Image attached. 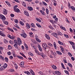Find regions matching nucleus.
Returning a JSON list of instances; mask_svg holds the SVG:
<instances>
[{
  "mask_svg": "<svg viewBox=\"0 0 75 75\" xmlns=\"http://www.w3.org/2000/svg\"><path fill=\"white\" fill-rule=\"evenodd\" d=\"M24 62H21L19 64L20 66L22 68H24Z\"/></svg>",
  "mask_w": 75,
  "mask_h": 75,
  "instance_id": "1",
  "label": "nucleus"
},
{
  "mask_svg": "<svg viewBox=\"0 0 75 75\" xmlns=\"http://www.w3.org/2000/svg\"><path fill=\"white\" fill-rule=\"evenodd\" d=\"M0 18L1 19H2V20H6V17L5 16L2 15H0Z\"/></svg>",
  "mask_w": 75,
  "mask_h": 75,
  "instance_id": "2",
  "label": "nucleus"
},
{
  "mask_svg": "<svg viewBox=\"0 0 75 75\" xmlns=\"http://www.w3.org/2000/svg\"><path fill=\"white\" fill-rule=\"evenodd\" d=\"M24 14L25 15V16H26L28 17L29 16V13H28V12L27 11H25L24 12Z\"/></svg>",
  "mask_w": 75,
  "mask_h": 75,
  "instance_id": "3",
  "label": "nucleus"
},
{
  "mask_svg": "<svg viewBox=\"0 0 75 75\" xmlns=\"http://www.w3.org/2000/svg\"><path fill=\"white\" fill-rule=\"evenodd\" d=\"M21 35L23 37V38H26V37H27V35L25 33H24L23 34H21Z\"/></svg>",
  "mask_w": 75,
  "mask_h": 75,
  "instance_id": "4",
  "label": "nucleus"
},
{
  "mask_svg": "<svg viewBox=\"0 0 75 75\" xmlns=\"http://www.w3.org/2000/svg\"><path fill=\"white\" fill-rule=\"evenodd\" d=\"M42 47L43 48H45V47H49L48 46H47V45L45 43H44L42 44Z\"/></svg>",
  "mask_w": 75,
  "mask_h": 75,
  "instance_id": "5",
  "label": "nucleus"
},
{
  "mask_svg": "<svg viewBox=\"0 0 75 75\" xmlns=\"http://www.w3.org/2000/svg\"><path fill=\"white\" fill-rule=\"evenodd\" d=\"M18 43L20 44H22V42H21V40L20 38H18Z\"/></svg>",
  "mask_w": 75,
  "mask_h": 75,
  "instance_id": "6",
  "label": "nucleus"
},
{
  "mask_svg": "<svg viewBox=\"0 0 75 75\" xmlns=\"http://www.w3.org/2000/svg\"><path fill=\"white\" fill-rule=\"evenodd\" d=\"M3 14L6 15L7 14V10L6 9H4L3 10Z\"/></svg>",
  "mask_w": 75,
  "mask_h": 75,
  "instance_id": "7",
  "label": "nucleus"
},
{
  "mask_svg": "<svg viewBox=\"0 0 75 75\" xmlns=\"http://www.w3.org/2000/svg\"><path fill=\"white\" fill-rule=\"evenodd\" d=\"M13 46L15 48H16L17 49H18V46L17 45V44H15L13 45Z\"/></svg>",
  "mask_w": 75,
  "mask_h": 75,
  "instance_id": "8",
  "label": "nucleus"
},
{
  "mask_svg": "<svg viewBox=\"0 0 75 75\" xmlns=\"http://www.w3.org/2000/svg\"><path fill=\"white\" fill-rule=\"evenodd\" d=\"M14 10L16 12H17V13H19L20 11V10L18 8L14 9Z\"/></svg>",
  "mask_w": 75,
  "mask_h": 75,
  "instance_id": "9",
  "label": "nucleus"
},
{
  "mask_svg": "<svg viewBox=\"0 0 75 75\" xmlns=\"http://www.w3.org/2000/svg\"><path fill=\"white\" fill-rule=\"evenodd\" d=\"M38 48L39 49V50L40 51H42V48H41V46L40 45H38Z\"/></svg>",
  "mask_w": 75,
  "mask_h": 75,
  "instance_id": "10",
  "label": "nucleus"
},
{
  "mask_svg": "<svg viewBox=\"0 0 75 75\" xmlns=\"http://www.w3.org/2000/svg\"><path fill=\"white\" fill-rule=\"evenodd\" d=\"M55 73L57 75H61V73L59 71H55Z\"/></svg>",
  "mask_w": 75,
  "mask_h": 75,
  "instance_id": "11",
  "label": "nucleus"
},
{
  "mask_svg": "<svg viewBox=\"0 0 75 75\" xmlns=\"http://www.w3.org/2000/svg\"><path fill=\"white\" fill-rule=\"evenodd\" d=\"M0 35H1V36H2V37H6V35H5L3 33H2L1 32H0Z\"/></svg>",
  "mask_w": 75,
  "mask_h": 75,
  "instance_id": "12",
  "label": "nucleus"
},
{
  "mask_svg": "<svg viewBox=\"0 0 75 75\" xmlns=\"http://www.w3.org/2000/svg\"><path fill=\"white\" fill-rule=\"evenodd\" d=\"M28 9L29 10H30V11H32V10H33V8L31 7H29L28 6Z\"/></svg>",
  "mask_w": 75,
  "mask_h": 75,
  "instance_id": "13",
  "label": "nucleus"
},
{
  "mask_svg": "<svg viewBox=\"0 0 75 75\" xmlns=\"http://www.w3.org/2000/svg\"><path fill=\"white\" fill-rule=\"evenodd\" d=\"M52 67L53 69H56L57 68V67H56V66L54 65H52Z\"/></svg>",
  "mask_w": 75,
  "mask_h": 75,
  "instance_id": "14",
  "label": "nucleus"
},
{
  "mask_svg": "<svg viewBox=\"0 0 75 75\" xmlns=\"http://www.w3.org/2000/svg\"><path fill=\"white\" fill-rule=\"evenodd\" d=\"M26 27L27 28L29 29L30 28V25H29V24H28V23H27L26 24Z\"/></svg>",
  "mask_w": 75,
  "mask_h": 75,
  "instance_id": "15",
  "label": "nucleus"
},
{
  "mask_svg": "<svg viewBox=\"0 0 75 75\" xmlns=\"http://www.w3.org/2000/svg\"><path fill=\"white\" fill-rule=\"evenodd\" d=\"M45 37L47 39H48V40H50V37H49V36H48V35L47 34H46L45 35Z\"/></svg>",
  "mask_w": 75,
  "mask_h": 75,
  "instance_id": "16",
  "label": "nucleus"
},
{
  "mask_svg": "<svg viewBox=\"0 0 75 75\" xmlns=\"http://www.w3.org/2000/svg\"><path fill=\"white\" fill-rule=\"evenodd\" d=\"M54 46L55 49L56 50L57 49V45H56V43L55 42H54Z\"/></svg>",
  "mask_w": 75,
  "mask_h": 75,
  "instance_id": "17",
  "label": "nucleus"
},
{
  "mask_svg": "<svg viewBox=\"0 0 75 75\" xmlns=\"http://www.w3.org/2000/svg\"><path fill=\"white\" fill-rule=\"evenodd\" d=\"M57 34L59 35H62V34L59 31H58L57 32Z\"/></svg>",
  "mask_w": 75,
  "mask_h": 75,
  "instance_id": "18",
  "label": "nucleus"
},
{
  "mask_svg": "<svg viewBox=\"0 0 75 75\" xmlns=\"http://www.w3.org/2000/svg\"><path fill=\"white\" fill-rule=\"evenodd\" d=\"M24 73L26 74H27V75H30V73L28 71H25Z\"/></svg>",
  "mask_w": 75,
  "mask_h": 75,
  "instance_id": "19",
  "label": "nucleus"
},
{
  "mask_svg": "<svg viewBox=\"0 0 75 75\" xmlns=\"http://www.w3.org/2000/svg\"><path fill=\"white\" fill-rule=\"evenodd\" d=\"M30 73H31V74L33 75H35V74H34V72H33V70H32V69H31L30 70Z\"/></svg>",
  "mask_w": 75,
  "mask_h": 75,
  "instance_id": "20",
  "label": "nucleus"
},
{
  "mask_svg": "<svg viewBox=\"0 0 75 75\" xmlns=\"http://www.w3.org/2000/svg\"><path fill=\"white\" fill-rule=\"evenodd\" d=\"M7 64H6L5 63L4 64L3 67L4 68H7Z\"/></svg>",
  "mask_w": 75,
  "mask_h": 75,
  "instance_id": "21",
  "label": "nucleus"
},
{
  "mask_svg": "<svg viewBox=\"0 0 75 75\" xmlns=\"http://www.w3.org/2000/svg\"><path fill=\"white\" fill-rule=\"evenodd\" d=\"M56 52L57 54H58L59 55H62V53L59 51H57Z\"/></svg>",
  "mask_w": 75,
  "mask_h": 75,
  "instance_id": "22",
  "label": "nucleus"
},
{
  "mask_svg": "<svg viewBox=\"0 0 75 75\" xmlns=\"http://www.w3.org/2000/svg\"><path fill=\"white\" fill-rule=\"evenodd\" d=\"M40 12L41 13L42 15H45V13H44V12L43 11H42V10H40Z\"/></svg>",
  "mask_w": 75,
  "mask_h": 75,
  "instance_id": "23",
  "label": "nucleus"
},
{
  "mask_svg": "<svg viewBox=\"0 0 75 75\" xmlns=\"http://www.w3.org/2000/svg\"><path fill=\"white\" fill-rule=\"evenodd\" d=\"M36 20H37V21H38L39 22H41V20H40V19L38 18H36Z\"/></svg>",
  "mask_w": 75,
  "mask_h": 75,
  "instance_id": "24",
  "label": "nucleus"
},
{
  "mask_svg": "<svg viewBox=\"0 0 75 75\" xmlns=\"http://www.w3.org/2000/svg\"><path fill=\"white\" fill-rule=\"evenodd\" d=\"M19 23L20 24H21V25H24V23L21 21H20Z\"/></svg>",
  "mask_w": 75,
  "mask_h": 75,
  "instance_id": "25",
  "label": "nucleus"
},
{
  "mask_svg": "<svg viewBox=\"0 0 75 75\" xmlns=\"http://www.w3.org/2000/svg\"><path fill=\"white\" fill-rule=\"evenodd\" d=\"M47 43V45L48 46H50V47H52L53 45H52L50 43H49L48 42Z\"/></svg>",
  "mask_w": 75,
  "mask_h": 75,
  "instance_id": "26",
  "label": "nucleus"
},
{
  "mask_svg": "<svg viewBox=\"0 0 75 75\" xmlns=\"http://www.w3.org/2000/svg\"><path fill=\"white\" fill-rule=\"evenodd\" d=\"M0 58H1V59H2V60L3 61L4 60V57H3L1 55H0Z\"/></svg>",
  "mask_w": 75,
  "mask_h": 75,
  "instance_id": "27",
  "label": "nucleus"
},
{
  "mask_svg": "<svg viewBox=\"0 0 75 75\" xmlns=\"http://www.w3.org/2000/svg\"><path fill=\"white\" fill-rule=\"evenodd\" d=\"M35 39L37 42H41V40H40V39L37 38H35Z\"/></svg>",
  "mask_w": 75,
  "mask_h": 75,
  "instance_id": "28",
  "label": "nucleus"
},
{
  "mask_svg": "<svg viewBox=\"0 0 75 75\" xmlns=\"http://www.w3.org/2000/svg\"><path fill=\"white\" fill-rule=\"evenodd\" d=\"M71 10H72L73 11H75V8L73 6H71Z\"/></svg>",
  "mask_w": 75,
  "mask_h": 75,
  "instance_id": "29",
  "label": "nucleus"
},
{
  "mask_svg": "<svg viewBox=\"0 0 75 75\" xmlns=\"http://www.w3.org/2000/svg\"><path fill=\"white\" fill-rule=\"evenodd\" d=\"M61 48V51L62 52H64V48L62 47H60Z\"/></svg>",
  "mask_w": 75,
  "mask_h": 75,
  "instance_id": "30",
  "label": "nucleus"
},
{
  "mask_svg": "<svg viewBox=\"0 0 75 75\" xmlns=\"http://www.w3.org/2000/svg\"><path fill=\"white\" fill-rule=\"evenodd\" d=\"M36 25L38 27H39L40 28H41V26L38 23H36Z\"/></svg>",
  "mask_w": 75,
  "mask_h": 75,
  "instance_id": "31",
  "label": "nucleus"
},
{
  "mask_svg": "<svg viewBox=\"0 0 75 75\" xmlns=\"http://www.w3.org/2000/svg\"><path fill=\"white\" fill-rule=\"evenodd\" d=\"M14 42L15 44H18V42H17V41L16 40H14Z\"/></svg>",
  "mask_w": 75,
  "mask_h": 75,
  "instance_id": "32",
  "label": "nucleus"
},
{
  "mask_svg": "<svg viewBox=\"0 0 75 75\" xmlns=\"http://www.w3.org/2000/svg\"><path fill=\"white\" fill-rule=\"evenodd\" d=\"M70 42V44L71 45H75V43H74V42Z\"/></svg>",
  "mask_w": 75,
  "mask_h": 75,
  "instance_id": "33",
  "label": "nucleus"
},
{
  "mask_svg": "<svg viewBox=\"0 0 75 75\" xmlns=\"http://www.w3.org/2000/svg\"><path fill=\"white\" fill-rule=\"evenodd\" d=\"M4 42L5 44H7L8 42V41L6 39L4 40Z\"/></svg>",
  "mask_w": 75,
  "mask_h": 75,
  "instance_id": "34",
  "label": "nucleus"
},
{
  "mask_svg": "<svg viewBox=\"0 0 75 75\" xmlns=\"http://www.w3.org/2000/svg\"><path fill=\"white\" fill-rule=\"evenodd\" d=\"M4 70V68H3V66H1L0 68V71H3Z\"/></svg>",
  "mask_w": 75,
  "mask_h": 75,
  "instance_id": "35",
  "label": "nucleus"
},
{
  "mask_svg": "<svg viewBox=\"0 0 75 75\" xmlns=\"http://www.w3.org/2000/svg\"><path fill=\"white\" fill-rule=\"evenodd\" d=\"M46 13L47 14H48V13H49V11H48V8H46Z\"/></svg>",
  "mask_w": 75,
  "mask_h": 75,
  "instance_id": "36",
  "label": "nucleus"
},
{
  "mask_svg": "<svg viewBox=\"0 0 75 75\" xmlns=\"http://www.w3.org/2000/svg\"><path fill=\"white\" fill-rule=\"evenodd\" d=\"M5 61L7 62H8V58H7V57H5Z\"/></svg>",
  "mask_w": 75,
  "mask_h": 75,
  "instance_id": "37",
  "label": "nucleus"
},
{
  "mask_svg": "<svg viewBox=\"0 0 75 75\" xmlns=\"http://www.w3.org/2000/svg\"><path fill=\"white\" fill-rule=\"evenodd\" d=\"M15 67L16 69H18V66H17V64H15Z\"/></svg>",
  "mask_w": 75,
  "mask_h": 75,
  "instance_id": "38",
  "label": "nucleus"
},
{
  "mask_svg": "<svg viewBox=\"0 0 75 75\" xmlns=\"http://www.w3.org/2000/svg\"><path fill=\"white\" fill-rule=\"evenodd\" d=\"M60 27L63 30H64V31H66V29H65V27Z\"/></svg>",
  "mask_w": 75,
  "mask_h": 75,
  "instance_id": "39",
  "label": "nucleus"
},
{
  "mask_svg": "<svg viewBox=\"0 0 75 75\" xmlns=\"http://www.w3.org/2000/svg\"><path fill=\"white\" fill-rule=\"evenodd\" d=\"M68 65L69 67H71V68H72V65L70 63H68Z\"/></svg>",
  "mask_w": 75,
  "mask_h": 75,
  "instance_id": "40",
  "label": "nucleus"
},
{
  "mask_svg": "<svg viewBox=\"0 0 75 75\" xmlns=\"http://www.w3.org/2000/svg\"><path fill=\"white\" fill-rule=\"evenodd\" d=\"M42 3H43V5H44L45 6H47V3H46L45 2L42 1Z\"/></svg>",
  "mask_w": 75,
  "mask_h": 75,
  "instance_id": "41",
  "label": "nucleus"
},
{
  "mask_svg": "<svg viewBox=\"0 0 75 75\" xmlns=\"http://www.w3.org/2000/svg\"><path fill=\"white\" fill-rule=\"evenodd\" d=\"M25 46L26 48H27V49H28V47L27 46V45L25 43Z\"/></svg>",
  "mask_w": 75,
  "mask_h": 75,
  "instance_id": "42",
  "label": "nucleus"
},
{
  "mask_svg": "<svg viewBox=\"0 0 75 75\" xmlns=\"http://www.w3.org/2000/svg\"><path fill=\"white\" fill-rule=\"evenodd\" d=\"M14 21L15 23H18V21L17 19H16L14 20Z\"/></svg>",
  "mask_w": 75,
  "mask_h": 75,
  "instance_id": "43",
  "label": "nucleus"
},
{
  "mask_svg": "<svg viewBox=\"0 0 75 75\" xmlns=\"http://www.w3.org/2000/svg\"><path fill=\"white\" fill-rule=\"evenodd\" d=\"M68 54L70 56V57H72V54L70 52H68Z\"/></svg>",
  "mask_w": 75,
  "mask_h": 75,
  "instance_id": "44",
  "label": "nucleus"
},
{
  "mask_svg": "<svg viewBox=\"0 0 75 75\" xmlns=\"http://www.w3.org/2000/svg\"><path fill=\"white\" fill-rule=\"evenodd\" d=\"M7 54L8 55H11V53L10 52H7Z\"/></svg>",
  "mask_w": 75,
  "mask_h": 75,
  "instance_id": "45",
  "label": "nucleus"
},
{
  "mask_svg": "<svg viewBox=\"0 0 75 75\" xmlns=\"http://www.w3.org/2000/svg\"><path fill=\"white\" fill-rule=\"evenodd\" d=\"M23 6H25V7H26V4H25L24 2H23L22 3Z\"/></svg>",
  "mask_w": 75,
  "mask_h": 75,
  "instance_id": "46",
  "label": "nucleus"
},
{
  "mask_svg": "<svg viewBox=\"0 0 75 75\" xmlns=\"http://www.w3.org/2000/svg\"><path fill=\"white\" fill-rule=\"evenodd\" d=\"M61 65L63 68V69H65V67H64V64L63 63H62Z\"/></svg>",
  "mask_w": 75,
  "mask_h": 75,
  "instance_id": "47",
  "label": "nucleus"
},
{
  "mask_svg": "<svg viewBox=\"0 0 75 75\" xmlns=\"http://www.w3.org/2000/svg\"><path fill=\"white\" fill-rule=\"evenodd\" d=\"M18 58H19V59H23V57L21 56H18Z\"/></svg>",
  "mask_w": 75,
  "mask_h": 75,
  "instance_id": "48",
  "label": "nucleus"
},
{
  "mask_svg": "<svg viewBox=\"0 0 75 75\" xmlns=\"http://www.w3.org/2000/svg\"><path fill=\"white\" fill-rule=\"evenodd\" d=\"M8 48L9 50H10V49H11L12 47L11 46H10V45H8Z\"/></svg>",
  "mask_w": 75,
  "mask_h": 75,
  "instance_id": "49",
  "label": "nucleus"
},
{
  "mask_svg": "<svg viewBox=\"0 0 75 75\" xmlns=\"http://www.w3.org/2000/svg\"><path fill=\"white\" fill-rule=\"evenodd\" d=\"M65 73L66 74H67V75H69V73L67 71L65 70L64 71Z\"/></svg>",
  "mask_w": 75,
  "mask_h": 75,
  "instance_id": "50",
  "label": "nucleus"
},
{
  "mask_svg": "<svg viewBox=\"0 0 75 75\" xmlns=\"http://www.w3.org/2000/svg\"><path fill=\"white\" fill-rule=\"evenodd\" d=\"M31 26H32V27H33V28H34V27H35V26H34V25L33 23L31 24Z\"/></svg>",
  "mask_w": 75,
  "mask_h": 75,
  "instance_id": "51",
  "label": "nucleus"
},
{
  "mask_svg": "<svg viewBox=\"0 0 75 75\" xmlns=\"http://www.w3.org/2000/svg\"><path fill=\"white\" fill-rule=\"evenodd\" d=\"M4 24H6V25H8V22L6 21L5 22H4Z\"/></svg>",
  "mask_w": 75,
  "mask_h": 75,
  "instance_id": "52",
  "label": "nucleus"
},
{
  "mask_svg": "<svg viewBox=\"0 0 75 75\" xmlns=\"http://www.w3.org/2000/svg\"><path fill=\"white\" fill-rule=\"evenodd\" d=\"M10 71L11 72H14V69H10Z\"/></svg>",
  "mask_w": 75,
  "mask_h": 75,
  "instance_id": "53",
  "label": "nucleus"
},
{
  "mask_svg": "<svg viewBox=\"0 0 75 75\" xmlns=\"http://www.w3.org/2000/svg\"><path fill=\"white\" fill-rule=\"evenodd\" d=\"M10 16L11 17H14V15L13 14H11Z\"/></svg>",
  "mask_w": 75,
  "mask_h": 75,
  "instance_id": "54",
  "label": "nucleus"
},
{
  "mask_svg": "<svg viewBox=\"0 0 75 75\" xmlns=\"http://www.w3.org/2000/svg\"><path fill=\"white\" fill-rule=\"evenodd\" d=\"M9 58L11 59H13V56H11L9 57Z\"/></svg>",
  "mask_w": 75,
  "mask_h": 75,
  "instance_id": "55",
  "label": "nucleus"
},
{
  "mask_svg": "<svg viewBox=\"0 0 75 75\" xmlns=\"http://www.w3.org/2000/svg\"><path fill=\"white\" fill-rule=\"evenodd\" d=\"M50 29H51L52 30H54V28L52 27V26H50Z\"/></svg>",
  "mask_w": 75,
  "mask_h": 75,
  "instance_id": "56",
  "label": "nucleus"
},
{
  "mask_svg": "<svg viewBox=\"0 0 75 75\" xmlns=\"http://www.w3.org/2000/svg\"><path fill=\"white\" fill-rule=\"evenodd\" d=\"M21 20H22V21H23V22H24V23H25L26 22L25 20H24V19H22Z\"/></svg>",
  "mask_w": 75,
  "mask_h": 75,
  "instance_id": "57",
  "label": "nucleus"
},
{
  "mask_svg": "<svg viewBox=\"0 0 75 75\" xmlns=\"http://www.w3.org/2000/svg\"><path fill=\"white\" fill-rule=\"evenodd\" d=\"M54 37H56V38H57V33H55L54 34Z\"/></svg>",
  "mask_w": 75,
  "mask_h": 75,
  "instance_id": "58",
  "label": "nucleus"
},
{
  "mask_svg": "<svg viewBox=\"0 0 75 75\" xmlns=\"http://www.w3.org/2000/svg\"><path fill=\"white\" fill-rule=\"evenodd\" d=\"M64 37H66V38H68V37H69L68 35H67L66 34H64Z\"/></svg>",
  "mask_w": 75,
  "mask_h": 75,
  "instance_id": "59",
  "label": "nucleus"
},
{
  "mask_svg": "<svg viewBox=\"0 0 75 75\" xmlns=\"http://www.w3.org/2000/svg\"><path fill=\"white\" fill-rule=\"evenodd\" d=\"M25 1H27L28 2H31V1H32L33 0H25Z\"/></svg>",
  "mask_w": 75,
  "mask_h": 75,
  "instance_id": "60",
  "label": "nucleus"
},
{
  "mask_svg": "<svg viewBox=\"0 0 75 75\" xmlns=\"http://www.w3.org/2000/svg\"><path fill=\"white\" fill-rule=\"evenodd\" d=\"M6 3L7 4H8V6H10V3H8V2L7 1L6 2Z\"/></svg>",
  "mask_w": 75,
  "mask_h": 75,
  "instance_id": "61",
  "label": "nucleus"
},
{
  "mask_svg": "<svg viewBox=\"0 0 75 75\" xmlns=\"http://www.w3.org/2000/svg\"><path fill=\"white\" fill-rule=\"evenodd\" d=\"M71 59L72 61H74V60H75V58H74V57H72Z\"/></svg>",
  "mask_w": 75,
  "mask_h": 75,
  "instance_id": "62",
  "label": "nucleus"
},
{
  "mask_svg": "<svg viewBox=\"0 0 75 75\" xmlns=\"http://www.w3.org/2000/svg\"><path fill=\"white\" fill-rule=\"evenodd\" d=\"M8 37L10 38H11V36L10 35H8Z\"/></svg>",
  "mask_w": 75,
  "mask_h": 75,
  "instance_id": "63",
  "label": "nucleus"
},
{
  "mask_svg": "<svg viewBox=\"0 0 75 75\" xmlns=\"http://www.w3.org/2000/svg\"><path fill=\"white\" fill-rule=\"evenodd\" d=\"M13 29L14 30H15V31H17V29L16 28H15L14 27L13 28Z\"/></svg>",
  "mask_w": 75,
  "mask_h": 75,
  "instance_id": "64",
  "label": "nucleus"
}]
</instances>
